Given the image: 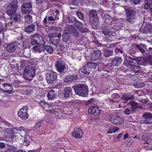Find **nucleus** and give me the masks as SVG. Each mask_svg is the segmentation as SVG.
I'll return each mask as SVG.
<instances>
[{
	"mask_svg": "<svg viewBox=\"0 0 152 152\" xmlns=\"http://www.w3.org/2000/svg\"><path fill=\"white\" fill-rule=\"evenodd\" d=\"M132 59V61L136 60V58H131L130 57H125V60L123 64L126 66H129L131 72L135 74L139 73L141 70V68L139 64L131 61L129 59Z\"/></svg>",
	"mask_w": 152,
	"mask_h": 152,
	"instance_id": "f257e3e1",
	"label": "nucleus"
},
{
	"mask_svg": "<svg viewBox=\"0 0 152 152\" xmlns=\"http://www.w3.org/2000/svg\"><path fill=\"white\" fill-rule=\"evenodd\" d=\"M75 93L82 96H85L88 94V87L85 85L75 84L72 86Z\"/></svg>",
	"mask_w": 152,
	"mask_h": 152,
	"instance_id": "f03ea898",
	"label": "nucleus"
},
{
	"mask_svg": "<svg viewBox=\"0 0 152 152\" xmlns=\"http://www.w3.org/2000/svg\"><path fill=\"white\" fill-rule=\"evenodd\" d=\"M89 22L92 26L95 27L98 26L99 20L96 11L94 10H90L89 13Z\"/></svg>",
	"mask_w": 152,
	"mask_h": 152,
	"instance_id": "7ed1b4c3",
	"label": "nucleus"
},
{
	"mask_svg": "<svg viewBox=\"0 0 152 152\" xmlns=\"http://www.w3.org/2000/svg\"><path fill=\"white\" fill-rule=\"evenodd\" d=\"M8 9L6 11L7 14L9 16H12L15 14L18 7V2L17 0H12L8 5Z\"/></svg>",
	"mask_w": 152,
	"mask_h": 152,
	"instance_id": "20e7f679",
	"label": "nucleus"
},
{
	"mask_svg": "<svg viewBox=\"0 0 152 152\" xmlns=\"http://www.w3.org/2000/svg\"><path fill=\"white\" fill-rule=\"evenodd\" d=\"M44 42L42 37L39 34L35 33L31 36L30 43L32 45H35L41 42Z\"/></svg>",
	"mask_w": 152,
	"mask_h": 152,
	"instance_id": "39448f33",
	"label": "nucleus"
},
{
	"mask_svg": "<svg viewBox=\"0 0 152 152\" xmlns=\"http://www.w3.org/2000/svg\"><path fill=\"white\" fill-rule=\"evenodd\" d=\"M57 74L52 70L48 71L46 77V79L49 84H53L57 78Z\"/></svg>",
	"mask_w": 152,
	"mask_h": 152,
	"instance_id": "423d86ee",
	"label": "nucleus"
},
{
	"mask_svg": "<svg viewBox=\"0 0 152 152\" xmlns=\"http://www.w3.org/2000/svg\"><path fill=\"white\" fill-rule=\"evenodd\" d=\"M36 70L34 66L29 65L26 66L23 72V75L33 77L35 75Z\"/></svg>",
	"mask_w": 152,
	"mask_h": 152,
	"instance_id": "0eeeda50",
	"label": "nucleus"
},
{
	"mask_svg": "<svg viewBox=\"0 0 152 152\" xmlns=\"http://www.w3.org/2000/svg\"><path fill=\"white\" fill-rule=\"evenodd\" d=\"M22 130L21 128L17 127L12 128V129L7 128L4 131V134L6 137L11 138L13 134L17 133V131H21Z\"/></svg>",
	"mask_w": 152,
	"mask_h": 152,
	"instance_id": "6e6552de",
	"label": "nucleus"
},
{
	"mask_svg": "<svg viewBox=\"0 0 152 152\" xmlns=\"http://www.w3.org/2000/svg\"><path fill=\"white\" fill-rule=\"evenodd\" d=\"M125 12L127 21L130 23L132 22L133 20L135 19L136 12L128 8L126 9Z\"/></svg>",
	"mask_w": 152,
	"mask_h": 152,
	"instance_id": "1a4fd4ad",
	"label": "nucleus"
},
{
	"mask_svg": "<svg viewBox=\"0 0 152 152\" xmlns=\"http://www.w3.org/2000/svg\"><path fill=\"white\" fill-rule=\"evenodd\" d=\"M55 66L57 70L60 73L64 71L66 69L65 63L59 60L55 62Z\"/></svg>",
	"mask_w": 152,
	"mask_h": 152,
	"instance_id": "9d476101",
	"label": "nucleus"
},
{
	"mask_svg": "<svg viewBox=\"0 0 152 152\" xmlns=\"http://www.w3.org/2000/svg\"><path fill=\"white\" fill-rule=\"evenodd\" d=\"M32 9V6L30 3H24L21 6V12L23 14H29Z\"/></svg>",
	"mask_w": 152,
	"mask_h": 152,
	"instance_id": "9b49d317",
	"label": "nucleus"
},
{
	"mask_svg": "<svg viewBox=\"0 0 152 152\" xmlns=\"http://www.w3.org/2000/svg\"><path fill=\"white\" fill-rule=\"evenodd\" d=\"M61 37V34H58L57 35H54L50 37L49 39L50 41L53 45L56 46H57L59 44V42Z\"/></svg>",
	"mask_w": 152,
	"mask_h": 152,
	"instance_id": "f8f14e48",
	"label": "nucleus"
},
{
	"mask_svg": "<svg viewBox=\"0 0 152 152\" xmlns=\"http://www.w3.org/2000/svg\"><path fill=\"white\" fill-rule=\"evenodd\" d=\"M112 99H104L105 101L107 104H111L114 102H116L118 101L120 99L119 95L117 93H114L111 95Z\"/></svg>",
	"mask_w": 152,
	"mask_h": 152,
	"instance_id": "ddd939ff",
	"label": "nucleus"
},
{
	"mask_svg": "<svg viewBox=\"0 0 152 152\" xmlns=\"http://www.w3.org/2000/svg\"><path fill=\"white\" fill-rule=\"evenodd\" d=\"M28 108V107L27 106H25L20 109L18 113L19 116L23 119H26L27 118L28 116V114L27 113Z\"/></svg>",
	"mask_w": 152,
	"mask_h": 152,
	"instance_id": "4468645a",
	"label": "nucleus"
},
{
	"mask_svg": "<svg viewBox=\"0 0 152 152\" xmlns=\"http://www.w3.org/2000/svg\"><path fill=\"white\" fill-rule=\"evenodd\" d=\"M134 95H132L131 93H125L121 95V99L123 100V103L126 104L127 103L128 101L132 100L134 99Z\"/></svg>",
	"mask_w": 152,
	"mask_h": 152,
	"instance_id": "2eb2a0df",
	"label": "nucleus"
},
{
	"mask_svg": "<svg viewBox=\"0 0 152 152\" xmlns=\"http://www.w3.org/2000/svg\"><path fill=\"white\" fill-rule=\"evenodd\" d=\"M110 118L112 119L111 122L115 124H121L124 122V120L123 118L119 115H117L114 119H113V118L111 116Z\"/></svg>",
	"mask_w": 152,
	"mask_h": 152,
	"instance_id": "dca6fc26",
	"label": "nucleus"
},
{
	"mask_svg": "<svg viewBox=\"0 0 152 152\" xmlns=\"http://www.w3.org/2000/svg\"><path fill=\"white\" fill-rule=\"evenodd\" d=\"M88 112L89 114L96 115H99L100 113V110L96 106L90 107L88 109Z\"/></svg>",
	"mask_w": 152,
	"mask_h": 152,
	"instance_id": "f3484780",
	"label": "nucleus"
},
{
	"mask_svg": "<svg viewBox=\"0 0 152 152\" xmlns=\"http://www.w3.org/2000/svg\"><path fill=\"white\" fill-rule=\"evenodd\" d=\"M83 134L82 131L79 128H77L74 129V131L72 133L73 137L76 139H80L82 138Z\"/></svg>",
	"mask_w": 152,
	"mask_h": 152,
	"instance_id": "a211bd4d",
	"label": "nucleus"
},
{
	"mask_svg": "<svg viewBox=\"0 0 152 152\" xmlns=\"http://www.w3.org/2000/svg\"><path fill=\"white\" fill-rule=\"evenodd\" d=\"M4 89L5 92L8 94H11L13 92V88L12 86L8 83H4L2 84Z\"/></svg>",
	"mask_w": 152,
	"mask_h": 152,
	"instance_id": "6ab92c4d",
	"label": "nucleus"
},
{
	"mask_svg": "<svg viewBox=\"0 0 152 152\" xmlns=\"http://www.w3.org/2000/svg\"><path fill=\"white\" fill-rule=\"evenodd\" d=\"M35 45L32 48L33 50L37 51L39 53H40L45 51L44 45L40 43Z\"/></svg>",
	"mask_w": 152,
	"mask_h": 152,
	"instance_id": "aec40b11",
	"label": "nucleus"
},
{
	"mask_svg": "<svg viewBox=\"0 0 152 152\" xmlns=\"http://www.w3.org/2000/svg\"><path fill=\"white\" fill-rule=\"evenodd\" d=\"M122 62V58L120 57L117 56L112 59L111 65L113 66H118V65L121 64Z\"/></svg>",
	"mask_w": 152,
	"mask_h": 152,
	"instance_id": "412c9836",
	"label": "nucleus"
},
{
	"mask_svg": "<svg viewBox=\"0 0 152 152\" xmlns=\"http://www.w3.org/2000/svg\"><path fill=\"white\" fill-rule=\"evenodd\" d=\"M101 55V52L99 50L94 51L92 53L91 56V59L94 60L99 59Z\"/></svg>",
	"mask_w": 152,
	"mask_h": 152,
	"instance_id": "4be33fe9",
	"label": "nucleus"
},
{
	"mask_svg": "<svg viewBox=\"0 0 152 152\" xmlns=\"http://www.w3.org/2000/svg\"><path fill=\"white\" fill-rule=\"evenodd\" d=\"M78 76L77 75H69L66 77L64 79L65 82L69 83L75 81L77 79Z\"/></svg>",
	"mask_w": 152,
	"mask_h": 152,
	"instance_id": "5701e85b",
	"label": "nucleus"
},
{
	"mask_svg": "<svg viewBox=\"0 0 152 152\" xmlns=\"http://www.w3.org/2000/svg\"><path fill=\"white\" fill-rule=\"evenodd\" d=\"M72 20L71 22L74 23L75 25V26L77 28L80 29L83 27V23L77 20L75 18L73 17L72 18Z\"/></svg>",
	"mask_w": 152,
	"mask_h": 152,
	"instance_id": "b1692460",
	"label": "nucleus"
},
{
	"mask_svg": "<svg viewBox=\"0 0 152 152\" xmlns=\"http://www.w3.org/2000/svg\"><path fill=\"white\" fill-rule=\"evenodd\" d=\"M35 28V26L33 24H31L29 25H28L25 28V31L28 33H30L32 32Z\"/></svg>",
	"mask_w": 152,
	"mask_h": 152,
	"instance_id": "393cba45",
	"label": "nucleus"
},
{
	"mask_svg": "<svg viewBox=\"0 0 152 152\" xmlns=\"http://www.w3.org/2000/svg\"><path fill=\"white\" fill-rule=\"evenodd\" d=\"M87 68L89 69L94 70L96 67L97 64L96 63L91 62H87L86 63Z\"/></svg>",
	"mask_w": 152,
	"mask_h": 152,
	"instance_id": "a878e982",
	"label": "nucleus"
},
{
	"mask_svg": "<svg viewBox=\"0 0 152 152\" xmlns=\"http://www.w3.org/2000/svg\"><path fill=\"white\" fill-rule=\"evenodd\" d=\"M56 95L55 91L51 89L48 93L47 96L48 98L50 99H54Z\"/></svg>",
	"mask_w": 152,
	"mask_h": 152,
	"instance_id": "bb28decb",
	"label": "nucleus"
},
{
	"mask_svg": "<svg viewBox=\"0 0 152 152\" xmlns=\"http://www.w3.org/2000/svg\"><path fill=\"white\" fill-rule=\"evenodd\" d=\"M64 96L65 97H69L72 94L71 88L70 87H66L64 89Z\"/></svg>",
	"mask_w": 152,
	"mask_h": 152,
	"instance_id": "cd10ccee",
	"label": "nucleus"
},
{
	"mask_svg": "<svg viewBox=\"0 0 152 152\" xmlns=\"http://www.w3.org/2000/svg\"><path fill=\"white\" fill-rule=\"evenodd\" d=\"M15 49V44L11 43L8 45L6 47L7 50L10 52H14Z\"/></svg>",
	"mask_w": 152,
	"mask_h": 152,
	"instance_id": "c85d7f7f",
	"label": "nucleus"
},
{
	"mask_svg": "<svg viewBox=\"0 0 152 152\" xmlns=\"http://www.w3.org/2000/svg\"><path fill=\"white\" fill-rule=\"evenodd\" d=\"M10 18L15 22H18L20 21V14H14L12 16H10Z\"/></svg>",
	"mask_w": 152,
	"mask_h": 152,
	"instance_id": "c756f323",
	"label": "nucleus"
},
{
	"mask_svg": "<svg viewBox=\"0 0 152 152\" xmlns=\"http://www.w3.org/2000/svg\"><path fill=\"white\" fill-rule=\"evenodd\" d=\"M133 86L136 88H140L144 87L145 85L142 82L137 81L134 83Z\"/></svg>",
	"mask_w": 152,
	"mask_h": 152,
	"instance_id": "7c9ffc66",
	"label": "nucleus"
},
{
	"mask_svg": "<svg viewBox=\"0 0 152 152\" xmlns=\"http://www.w3.org/2000/svg\"><path fill=\"white\" fill-rule=\"evenodd\" d=\"M144 33L147 34L152 31V26L148 25L146 26L143 29Z\"/></svg>",
	"mask_w": 152,
	"mask_h": 152,
	"instance_id": "2f4dec72",
	"label": "nucleus"
},
{
	"mask_svg": "<svg viewBox=\"0 0 152 152\" xmlns=\"http://www.w3.org/2000/svg\"><path fill=\"white\" fill-rule=\"evenodd\" d=\"M131 108L132 112H134L140 110L142 109V107L141 106L138 105H131Z\"/></svg>",
	"mask_w": 152,
	"mask_h": 152,
	"instance_id": "473e14b6",
	"label": "nucleus"
},
{
	"mask_svg": "<svg viewBox=\"0 0 152 152\" xmlns=\"http://www.w3.org/2000/svg\"><path fill=\"white\" fill-rule=\"evenodd\" d=\"M142 139L145 141L146 143L149 144L151 141V140L149 139V136L147 134H143L142 136Z\"/></svg>",
	"mask_w": 152,
	"mask_h": 152,
	"instance_id": "72a5a7b5",
	"label": "nucleus"
},
{
	"mask_svg": "<svg viewBox=\"0 0 152 152\" xmlns=\"http://www.w3.org/2000/svg\"><path fill=\"white\" fill-rule=\"evenodd\" d=\"M113 53V50L109 49H106L104 51V56L106 57H108L111 56Z\"/></svg>",
	"mask_w": 152,
	"mask_h": 152,
	"instance_id": "f704fd0d",
	"label": "nucleus"
},
{
	"mask_svg": "<svg viewBox=\"0 0 152 152\" xmlns=\"http://www.w3.org/2000/svg\"><path fill=\"white\" fill-rule=\"evenodd\" d=\"M81 70V72L84 74L89 75L90 74V70H88V69H87L86 66H83Z\"/></svg>",
	"mask_w": 152,
	"mask_h": 152,
	"instance_id": "c9c22d12",
	"label": "nucleus"
},
{
	"mask_svg": "<svg viewBox=\"0 0 152 152\" xmlns=\"http://www.w3.org/2000/svg\"><path fill=\"white\" fill-rule=\"evenodd\" d=\"M142 117L145 119L149 120L152 118V113L149 112H147L143 114Z\"/></svg>",
	"mask_w": 152,
	"mask_h": 152,
	"instance_id": "e433bc0d",
	"label": "nucleus"
},
{
	"mask_svg": "<svg viewBox=\"0 0 152 152\" xmlns=\"http://www.w3.org/2000/svg\"><path fill=\"white\" fill-rule=\"evenodd\" d=\"M55 105H51V106H50L48 112L52 113H56V111L55 110L56 108Z\"/></svg>",
	"mask_w": 152,
	"mask_h": 152,
	"instance_id": "4c0bfd02",
	"label": "nucleus"
},
{
	"mask_svg": "<svg viewBox=\"0 0 152 152\" xmlns=\"http://www.w3.org/2000/svg\"><path fill=\"white\" fill-rule=\"evenodd\" d=\"M110 72V71L108 69L105 70H103L101 71V75L103 77H107L109 75L107 73H109Z\"/></svg>",
	"mask_w": 152,
	"mask_h": 152,
	"instance_id": "58836bf2",
	"label": "nucleus"
},
{
	"mask_svg": "<svg viewBox=\"0 0 152 152\" xmlns=\"http://www.w3.org/2000/svg\"><path fill=\"white\" fill-rule=\"evenodd\" d=\"M25 22L26 23H30L32 22V16L30 15H28L24 16Z\"/></svg>",
	"mask_w": 152,
	"mask_h": 152,
	"instance_id": "ea45409f",
	"label": "nucleus"
},
{
	"mask_svg": "<svg viewBox=\"0 0 152 152\" xmlns=\"http://www.w3.org/2000/svg\"><path fill=\"white\" fill-rule=\"evenodd\" d=\"M45 49L46 51L48 53L50 54H52L53 52V49L49 45H47L45 46Z\"/></svg>",
	"mask_w": 152,
	"mask_h": 152,
	"instance_id": "a19ab883",
	"label": "nucleus"
},
{
	"mask_svg": "<svg viewBox=\"0 0 152 152\" xmlns=\"http://www.w3.org/2000/svg\"><path fill=\"white\" fill-rule=\"evenodd\" d=\"M70 38V36L68 34H65L63 35L62 40L64 42H66L68 41Z\"/></svg>",
	"mask_w": 152,
	"mask_h": 152,
	"instance_id": "79ce46f5",
	"label": "nucleus"
},
{
	"mask_svg": "<svg viewBox=\"0 0 152 152\" xmlns=\"http://www.w3.org/2000/svg\"><path fill=\"white\" fill-rule=\"evenodd\" d=\"M148 120L145 119L144 120H142L140 121V123L142 124H149L152 123V120Z\"/></svg>",
	"mask_w": 152,
	"mask_h": 152,
	"instance_id": "37998d69",
	"label": "nucleus"
},
{
	"mask_svg": "<svg viewBox=\"0 0 152 152\" xmlns=\"http://www.w3.org/2000/svg\"><path fill=\"white\" fill-rule=\"evenodd\" d=\"M102 32L103 34L105 36L109 35L110 33L109 30L106 28H102Z\"/></svg>",
	"mask_w": 152,
	"mask_h": 152,
	"instance_id": "c03bdc74",
	"label": "nucleus"
},
{
	"mask_svg": "<svg viewBox=\"0 0 152 152\" xmlns=\"http://www.w3.org/2000/svg\"><path fill=\"white\" fill-rule=\"evenodd\" d=\"M31 140L30 137L26 135L24 137V142H26L28 145H29L30 143V141Z\"/></svg>",
	"mask_w": 152,
	"mask_h": 152,
	"instance_id": "a18cd8bd",
	"label": "nucleus"
},
{
	"mask_svg": "<svg viewBox=\"0 0 152 152\" xmlns=\"http://www.w3.org/2000/svg\"><path fill=\"white\" fill-rule=\"evenodd\" d=\"M72 34L74 37H78L79 34L78 32L75 29H74L72 31Z\"/></svg>",
	"mask_w": 152,
	"mask_h": 152,
	"instance_id": "49530a36",
	"label": "nucleus"
},
{
	"mask_svg": "<svg viewBox=\"0 0 152 152\" xmlns=\"http://www.w3.org/2000/svg\"><path fill=\"white\" fill-rule=\"evenodd\" d=\"M80 31L82 33H86L88 32L89 31V29L86 28H80Z\"/></svg>",
	"mask_w": 152,
	"mask_h": 152,
	"instance_id": "de8ad7c7",
	"label": "nucleus"
},
{
	"mask_svg": "<svg viewBox=\"0 0 152 152\" xmlns=\"http://www.w3.org/2000/svg\"><path fill=\"white\" fill-rule=\"evenodd\" d=\"M42 124V121H40L38 122L36 124L35 126V128L36 129H39L41 125Z\"/></svg>",
	"mask_w": 152,
	"mask_h": 152,
	"instance_id": "09e8293b",
	"label": "nucleus"
},
{
	"mask_svg": "<svg viewBox=\"0 0 152 152\" xmlns=\"http://www.w3.org/2000/svg\"><path fill=\"white\" fill-rule=\"evenodd\" d=\"M77 15L78 17L80 19H82L84 18V16L83 14L80 12H77Z\"/></svg>",
	"mask_w": 152,
	"mask_h": 152,
	"instance_id": "8fccbe9b",
	"label": "nucleus"
},
{
	"mask_svg": "<svg viewBox=\"0 0 152 152\" xmlns=\"http://www.w3.org/2000/svg\"><path fill=\"white\" fill-rule=\"evenodd\" d=\"M141 102L142 103V104H149V101L147 99H142L141 100Z\"/></svg>",
	"mask_w": 152,
	"mask_h": 152,
	"instance_id": "3c124183",
	"label": "nucleus"
},
{
	"mask_svg": "<svg viewBox=\"0 0 152 152\" xmlns=\"http://www.w3.org/2000/svg\"><path fill=\"white\" fill-rule=\"evenodd\" d=\"M136 47L141 53H145V50L140 45H136Z\"/></svg>",
	"mask_w": 152,
	"mask_h": 152,
	"instance_id": "603ef678",
	"label": "nucleus"
},
{
	"mask_svg": "<svg viewBox=\"0 0 152 152\" xmlns=\"http://www.w3.org/2000/svg\"><path fill=\"white\" fill-rule=\"evenodd\" d=\"M140 0H131V2L134 5L138 4L140 2Z\"/></svg>",
	"mask_w": 152,
	"mask_h": 152,
	"instance_id": "864d4df0",
	"label": "nucleus"
},
{
	"mask_svg": "<svg viewBox=\"0 0 152 152\" xmlns=\"http://www.w3.org/2000/svg\"><path fill=\"white\" fill-rule=\"evenodd\" d=\"M107 133L109 134H111L113 133V127H110L109 128Z\"/></svg>",
	"mask_w": 152,
	"mask_h": 152,
	"instance_id": "5fc2aeb1",
	"label": "nucleus"
},
{
	"mask_svg": "<svg viewBox=\"0 0 152 152\" xmlns=\"http://www.w3.org/2000/svg\"><path fill=\"white\" fill-rule=\"evenodd\" d=\"M124 112L125 114L129 115L131 113V110L129 108H127L125 110Z\"/></svg>",
	"mask_w": 152,
	"mask_h": 152,
	"instance_id": "6e6d98bb",
	"label": "nucleus"
},
{
	"mask_svg": "<svg viewBox=\"0 0 152 152\" xmlns=\"http://www.w3.org/2000/svg\"><path fill=\"white\" fill-rule=\"evenodd\" d=\"M150 6V3L146 1L145 4V10L148 9L149 8Z\"/></svg>",
	"mask_w": 152,
	"mask_h": 152,
	"instance_id": "4d7b16f0",
	"label": "nucleus"
},
{
	"mask_svg": "<svg viewBox=\"0 0 152 152\" xmlns=\"http://www.w3.org/2000/svg\"><path fill=\"white\" fill-rule=\"evenodd\" d=\"M4 29V25L2 23L0 22V32L3 31Z\"/></svg>",
	"mask_w": 152,
	"mask_h": 152,
	"instance_id": "13d9d810",
	"label": "nucleus"
},
{
	"mask_svg": "<svg viewBox=\"0 0 152 152\" xmlns=\"http://www.w3.org/2000/svg\"><path fill=\"white\" fill-rule=\"evenodd\" d=\"M50 106H51V105H42V107L48 112Z\"/></svg>",
	"mask_w": 152,
	"mask_h": 152,
	"instance_id": "bf43d9fd",
	"label": "nucleus"
},
{
	"mask_svg": "<svg viewBox=\"0 0 152 152\" xmlns=\"http://www.w3.org/2000/svg\"><path fill=\"white\" fill-rule=\"evenodd\" d=\"M147 60L150 65L152 64V55L148 56Z\"/></svg>",
	"mask_w": 152,
	"mask_h": 152,
	"instance_id": "052dcab7",
	"label": "nucleus"
},
{
	"mask_svg": "<svg viewBox=\"0 0 152 152\" xmlns=\"http://www.w3.org/2000/svg\"><path fill=\"white\" fill-rule=\"evenodd\" d=\"M44 0H35V3L37 4H42L44 2Z\"/></svg>",
	"mask_w": 152,
	"mask_h": 152,
	"instance_id": "680f3d73",
	"label": "nucleus"
},
{
	"mask_svg": "<svg viewBox=\"0 0 152 152\" xmlns=\"http://www.w3.org/2000/svg\"><path fill=\"white\" fill-rule=\"evenodd\" d=\"M78 1L77 0H73L72 2V4L75 6H78Z\"/></svg>",
	"mask_w": 152,
	"mask_h": 152,
	"instance_id": "e2e57ef3",
	"label": "nucleus"
},
{
	"mask_svg": "<svg viewBox=\"0 0 152 152\" xmlns=\"http://www.w3.org/2000/svg\"><path fill=\"white\" fill-rule=\"evenodd\" d=\"M94 101V99L93 98L91 99L88 100L86 104H92V102Z\"/></svg>",
	"mask_w": 152,
	"mask_h": 152,
	"instance_id": "0e129e2a",
	"label": "nucleus"
},
{
	"mask_svg": "<svg viewBox=\"0 0 152 152\" xmlns=\"http://www.w3.org/2000/svg\"><path fill=\"white\" fill-rule=\"evenodd\" d=\"M73 102L74 103H75L77 104H81L82 101L78 99L75 100L74 101H73Z\"/></svg>",
	"mask_w": 152,
	"mask_h": 152,
	"instance_id": "69168bd1",
	"label": "nucleus"
},
{
	"mask_svg": "<svg viewBox=\"0 0 152 152\" xmlns=\"http://www.w3.org/2000/svg\"><path fill=\"white\" fill-rule=\"evenodd\" d=\"M56 16H55V18H54L52 16H50L49 17L48 19L49 21H52L56 19Z\"/></svg>",
	"mask_w": 152,
	"mask_h": 152,
	"instance_id": "338daca9",
	"label": "nucleus"
},
{
	"mask_svg": "<svg viewBox=\"0 0 152 152\" xmlns=\"http://www.w3.org/2000/svg\"><path fill=\"white\" fill-rule=\"evenodd\" d=\"M4 152H15V151L12 148H8L6 149Z\"/></svg>",
	"mask_w": 152,
	"mask_h": 152,
	"instance_id": "774afa93",
	"label": "nucleus"
}]
</instances>
